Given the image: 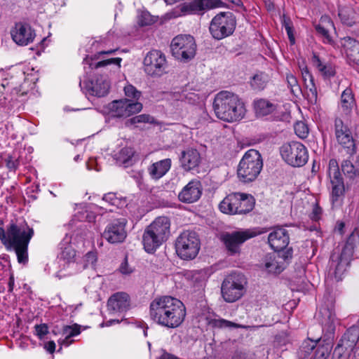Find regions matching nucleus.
Here are the masks:
<instances>
[{
	"mask_svg": "<svg viewBox=\"0 0 359 359\" xmlns=\"http://www.w3.org/2000/svg\"><path fill=\"white\" fill-rule=\"evenodd\" d=\"M86 262L88 264H93L97 261V255L94 252H88L85 255Z\"/></svg>",
	"mask_w": 359,
	"mask_h": 359,
	"instance_id": "59",
	"label": "nucleus"
},
{
	"mask_svg": "<svg viewBox=\"0 0 359 359\" xmlns=\"http://www.w3.org/2000/svg\"><path fill=\"white\" fill-rule=\"evenodd\" d=\"M339 42L349 62L359 65V41L350 36H346L340 39Z\"/></svg>",
	"mask_w": 359,
	"mask_h": 359,
	"instance_id": "26",
	"label": "nucleus"
},
{
	"mask_svg": "<svg viewBox=\"0 0 359 359\" xmlns=\"http://www.w3.org/2000/svg\"><path fill=\"white\" fill-rule=\"evenodd\" d=\"M254 108L257 115L264 116L273 113L276 109V105L266 99H258L254 102Z\"/></svg>",
	"mask_w": 359,
	"mask_h": 359,
	"instance_id": "32",
	"label": "nucleus"
},
{
	"mask_svg": "<svg viewBox=\"0 0 359 359\" xmlns=\"http://www.w3.org/2000/svg\"><path fill=\"white\" fill-rule=\"evenodd\" d=\"M332 184V201H337L339 198L344 195L345 189L344 182L337 183V184Z\"/></svg>",
	"mask_w": 359,
	"mask_h": 359,
	"instance_id": "49",
	"label": "nucleus"
},
{
	"mask_svg": "<svg viewBox=\"0 0 359 359\" xmlns=\"http://www.w3.org/2000/svg\"><path fill=\"white\" fill-rule=\"evenodd\" d=\"M341 107L345 111H348L353 108L355 104V100L352 90L351 88H346L341 96Z\"/></svg>",
	"mask_w": 359,
	"mask_h": 359,
	"instance_id": "39",
	"label": "nucleus"
},
{
	"mask_svg": "<svg viewBox=\"0 0 359 359\" xmlns=\"http://www.w3.org/2000/svg\"><path fill=\"white\" fill-rule=\"evenodd\" d=\"M332 21L327 16H323L320 18V23L315 26L316 32L323 38L325 42L332 43V39L329 34V29L333 27Z\"/></svg>",
	"mask_w": 359,
	"mask_h": 359,
	"instance_id": "31",
	"label": "nucleus"
},
{
	"mask_svg": "<svg viewBox=\"0 0 359 359\" xmlns=\"http://www.w3.org/2000/svg\"><path fill=\"white\" fill-rule=\"evenodd\" d=\"M181 167L185 171H190L197 168L201 163V155L194 149H188L182 152L180 157Z\"/></svg>",
	"mask_w": 359,
	"mask_h": 359,
	"instance_id": "27",
	"label": "nucleus"
},
{
	"mask_svg": "<svg viewBox=\"0 0 359 359\" xmlns=\"http://www.w3.org/2000/svg\"><path fill=\"white\" fill-rule=\"evenodd\" d=\"M81 326L78 324L63 325L61 334L64 337H75L81 333Z\"/></svg>",
	"mask_w": 359,
	"mask_h": 359,
	"instance_id": "43",
	"label": "nucleus"
},
{
	"mask_svg": "<svg viewBox=\"0 0 359 359\" xmlns=\"http://www.w3.org/2000/svg\"><path fill=\"white\" fill-rule=\"evenodd\" d=\"M236 26V17L231 12H220L211 20L209 31L212 36L221 40L231 36Z\"/></svg>",
	"mask_w": 359,
	"mask_h": 359,
	"instance_id": "9",
	"label": "nucleus"
},
{
	"mask_svg": "<svg viewBox=\"0 0 359 359\" xmlns=\"http://www.w3.org/2000/svg\"><path fill=\"white\" fill-rule=\"evenodd\" d=\"M337 141L340 145L347 149L348 154L353 155L356 152L355 142L351 133L338 138Z\"/></svg>",
	"mask_w": 359,
	"mask_h": 359,
	"instance_id": "40",
	"label": "nucleus"
},
{
	"mask_svg": "<svg viewBox=\"0 0 359 359\" xmlns=\"http://www.w3.org/2000/svg\"><path fill=\"white\" fill-rule=\"evenodd\" d=\"M170 234V221L167 217H156L147 226L142 236L144 249L148 253L154 252Z\"/></svg>",
	"mask_w": 359,
	"mask_h": 359,
	"instance_id": "4",
	"label": "nucleus"
},
{
	"mask_svg": "<svg viewBox=\"0 0 359 359\" xmlns=\"http://www.w3.org/2000/svg\"><path fill=\"white\" fill-rule=\"evenodd\" d=\"M357 343V340H355V338H353V340L350 341L349 338H341L335 350L339 349L340 348H344L345 351H348V349L352 350Z\"/></svg>",
	"mask_w": 359,
	"mask_h": 359,
	"instance_id": "51",
	"label": "nucleus"
},
{
	"mask_svg": "<svg viewBox=\"0 0 359 359\" xmlns=\"http://www.w3.org/2000/svg\"><path fill=\"white\" fill-rule=\"evenodd\" d=\"M5 162L7 168L9 170H15L19 165L18 159L9 155L5 158Z\"/></svg>",
	"mask_w": 359,
	"mask_h": 359,
	"instance_id": "54",
	"label": "nucleus"
},
{
	"mask_svg": "<svg viewBox=\"0 0 359 359\" xmlns=\"http://www.w3.org/2000/svg\"><path fill=\"white\" fill-rule=\"evenodd\" d=\"M248 279L240 272H232L223 280L222 296L226 302L233 303L240 299L246 292Z\"/></svg>",
	"mask_w": 359,
	"mask_h": 359,
	"instance_id": "7",
	"label": "nucleus"
},
{
	"mask_svg": "<svg viewBox=\"0 0 359 359\" xmlns=\"http://www.w3.org/2000/svg\"><path fill=\"white\" fill-rule=\"evenodd\" d=\"M202 191L203 188L201 182L193 180L182 189L178 195V198L183 203H192L201 198Z\"/></svg>",
	"mask_w": 359,
	"mask_h": 359,
	"instance_id": "23",
	"label": "nucleus"
},
{
	"mask_svg": "<svg viewBox=\"0 0 359 359\" xmlns=\"http://www.w3.org/2000/svg\"><path fill=\"white\" fill-rule=\"evenodd\" d=\"M351 133L348 126L344 123L343 121L337 118L334 120V134L336 139L340 138L344 135H346L347 134Z\"/></svg>",
	"mask_w": 359,
	"mask_h": 359,
	"instance_id": "42",
	"label": "nucleus"
},
{
	"mask_svg": "<svg viewBox=\"0 0 359 359\" xmlns=\"http://www.w3.org/2000/svg\"><path fill=\"white\" fill-rule=\"evenodd\" d=\"M269 80V76L266 73L258 72L251 78L250 84L253 90L261 91L266 88Z\"/></svg>",
	"mask_w": 359,
	"mask_h": 359,
	"instance_id": "33",
	"label": "nucleus"
},
{
	"mask_svg": "<svg viewBox=\"0 0 359 359\" xmlns=\"http://www.w3.org/2000/svg\"><path fill=\"white\" fill-rule=\"evenodd\" d=\"M328 174L332 184L344 182L340 173L338 163L335 159H330L329 161Z\"/></svg>",
	"mask_w": 359,
	"mask_h": 359,
	"instance_id": "38",
	"label": "nucleus"
},
{
	"mask_svg": "<svg viewBox=\"0 0 359 359\" xmlns=\"http://www.w3.org/2000/svg\"><path fill=\"white\" fill-rule=\"evenodd\" d=\"M120 271L123 273V274H129L131 273V270L128 268V264L126 262H125L124 263H122L121 266H120Z\"/></svg>",
	"mask_w": 359,
	"mask_h": 359,
	"instance_id": "61",
	"label": "nucleus"
},
{
	"mask_svg": "<svg viewBox=\"0 0 359 359\" xmlns=\"http://www.w3.org/2000/svg\"><path fill=\"white\" fill-rule=\"evenodd\" d=\"M201 241L195 231H184L175 241V250L178 256L185 260L193 259L198 254Z\"/></svg>",
	"mask_w": 359,
	"mask_h": 359,
	"instance_id": "8",
	"label": "nucleus"
},
{
	"mask_svg": "<svg viewBox=\"0 0 359 359\" xmlns=\"http://www.w3.org/2000/svg\"><path fill=\"white\" fill-rule=\"evenodd\" d=\"M47 351H48L50 353H53L54 351H55V344L54 341H50L48 342H47L46 344H45V347H44Z\"/></svg>",
	"mask_w": 359,
	"mask_h": 359,
	"instance_id": "60",
	"label": "nucleus"
},
{
	"mask_svg": "<svg viewBox=\"0 0 359 359\" xmlns=\"http://www.w3.org/2000/svg\"><path fill=\"white\" fill-rule=\"evenodd\" d=\"M301 72L304 85L308 89V100L311 104H316L317 102L318 92L314 83L313 77L306 66L301 69Z\"/></svg>",
	"mask_w": 359,
	"mask_h": 359,
	"instance_id": "29",
	"label": "nucleus"
},
{
	"mask_svg": "<svg viewBox=\"0 0 359 359\" xmlns=\"http://www.w3.org/2000/svg\"><path fill=\"white\" fill-rule=\"evenodd\" d=\"M347 332L350 335L359 336V327L358 326H352L347 330Z\"/></svg>",
	"mask_w": 359,
	"mask_h": 359,
	"instance_id": "62",
	"label": "nucleus"
},
{
	"mask_svg": "<svg viewBox=\"0 0 359 359\" xmlns=\"http://www.w3.org/2000/svg\"><path fill=\"white\" fill-rule=\"evenodd\" d=\"M312 61L313 65L318 69L324 78L329 79L335 75L336 72L332 66L323 64L318 56L313 55Z\"/></svg>",
	"mask_w": 359,
	"mask_h": 359,
	"instance_id": "37",
	"label": "nucleus"
},
{
	"mask_svg": "<svg viewBox=\"0 0 359 359\" xmlns=\"http://www.w3.org/2000/svg\"><path fill=\"white\" fill-rule=\"evenodd\" d=\"M11 34L13 40L20 46H27L33 42L36 34L31 26L26 23L18 22L11 29Z\"/></svg>",
	"mask_w": 359,
	"mask_h": 359,
	"instance_id": "21",
	"label": "nucleus"
},
{
	"mask_svg": "<svg viewBox=\"0 0 359 359\" xmlns=\"http://www.w3.org/2000/svg\"><path fill=\"white\" fill-rule=\"evenodd\" d=\"M341 170L344 175L349 177H353L356 175V170L351 161L345 160L341 163Z\"/></svg>",
	"mask_w": 359,
	"mask_h": 359,
	"instance_id": "47",
	"label": "nucleus"
},
{
	"mask_svg": "<svg viewBox=\"0 0 359 359\" xmlns=\"http://www.w3.org/2000/svg\"><path fill=\"white\" fill-rule=\"evenodd\" d=\"M125 95L128 97L133 98L137 100L142 93L140 91L137 90L135 87L132 85H127L124 87Z\"/></svg>",
	"mask_w": 359,
	"mask_h": 359,
	"instance_id": "52",
	"label": "nucleus"
},
{
	"mask_svg": "<svg viewBox=\"0 0 359 359\" xmlns=\"http://www.w3.org/2000/svg\"><path fill=\"white\" fill-rule=\"evenodd\" d=\"M142 104L139 102H133L128 99L114 100L109 104V110L114 117H128L140 112Z\"/></svg>",
	"mask_w": 359,
	"mask_h": 359,
	"instance_id": "18",
	"label": "nucleus"
},
{
	"mask_svg": "<svg viewBox=\"0 0 359 359\" xmlns=\"http://www.w3.org/2000/svg\"><path fill=\"white\" fill-rule=\"evenodd\" d=\"M61 253L60 256V265L62 269H70L68 274L72 275L77 272L78 264L76 262V250L69 243L61 244Z\"/></svg>",
	"mask_w": 359,
	"mask_h": 359,
	"instance_id": "22",
	"label": "nucleus"
},
{
	"mask_svg": "<svg viewBox=\"0 0 359 359\" xmlns=\"http://www.w3.org/2000/svg\"><path fill=\"white\" fill-rule=\"evenodd\" d=\"M221 0H192L180 5V11L185 15H203L206 11L223 7Z\"/></svg>",
	"mask_w": 359,
	"mask_h": 359,
	"instance_id": "17",
	"label": "nucleus"
},
{
	"mask_svg": "<svg viewBox=\"0 0 359 359\" xmlns=\"http://www.w3.org/2000/svg\"><path fill=\"white\" fill-rule=\"evenodd\" d=\"M206 322L208 326L212 328L224 329L228 330H233L235 329H241L244 330L241 334H255V332L262 328L263 326H249L243 325L232 321H229L222 318H212L207 317Z\"/></svg>",
	"mask_w": 359,
	"mask_h": 359,
	"instance_id": "20",
	"label": "nucleus"
},
{
	"mask_svg": "<svg viewBox=\"0 0 359 359\" xmlns=\"http://www.w3.org/2000/svg\"><path fill=\"white\" fill-rule=\"evenodd\" d=\"M292 258V250L283 252L277 257L274 254L266 255L262 261V267L269 273L279 274L285 268L287 259Z\"/></svg>",
	"mask_w": 359,
	"mask_h": 359,
	"instance_id": "19",
	"label": "nucleus"
},
{
	"mask_svg": "<svg viewBox=\"0 0 359 359\" xmlns=\"http://www.w3.org/2000/svg\"><path fill=\"white\" fill-rule=\"evenodd\" d=\"M151 318L158 324L175 328L180 326L186 316V309L179 299L170 296L155 298L150 304Z\"/></svg>",
	"mask_w": 359,
	"mask_h": 359,
	"instance_id": "1",
	"label": "nucleus"
},
{
	"mask_svg": "<svg viewBox=\"0 0 359 359\" xmlns=\"http://www.w3.org/2000/svg\"><path fill=\"white\" fill-rule=\"evenodd\" d=\"M172 55L177 60L188 62L196 55V44L191 35H178L171 41Z\"/></svg>",
	"mask_w": 359,
	"mask_h": 359,
	"instance_id": "12",
	"label": "nucleus"
},
{
	"mask_svg": "<svg viewBox=\"0 0 359 359\" xmlns=\"http://www.w3.org/2000/svg\"><path fill=\"white\" fill-rule=\"evenodd\" d=\"M23 338H17L15 339V344L18 345L20 347H21L22 348H25V343L24 341H22V339Z\"/></svg>",
	"mask_w": 359,
	"mask_h": 359,
	"instance_id": "64",
	"label": "nucleus"
},
{
	"mask_svg": "<svg viewBox=\"0 0 359 359\" xmlns=\"http://www.w3.org/2000/svg\"><path fill=\"white\" fill-rule=\"evenodd\" d=\"M263 167L261 154L255 149L248 150L241 160L237 175L243 182L254 181L259 175Z\"/></svg>",
	"mask_w": 359,
	"mask_h": 359,
	"instance_id": "6",
	"label": "nucleus"
},
{
	"mask_svg": "<svg viewBox=\"0 0 359 359\" xmlns=\"http://www.w3.org/2000/svg\"><path fill=\"white\" fill-rule=\"evenodd\" d=\"M151 117L147 114H140L135 116L126 121V126L135 125L140 123H149Z\"/></svg>",
	"mask_w": 359,
	"mask_h": 359,
	"instance_id": "50",
	"label": "nucleus"
},
{
	"mask_svg": "<svg viewBox=\"0 0 359 359\" xmlns=\"http://www.w3.org/2000/svg\"><path fill=\"white\" fill-rule=\"evenodd\" d=\"M145 72L151 76H161L165 72L167 62L165 55L160 50L149 51L144 59Z\"/></svg>",
	"mask_w": 359,
	"mask_h": 359,
	"instance_id": "15",
	"label": "nucleus"
},
{
	"mask_svg": "<svg viewBox=\"0 0 359 359\" xmlns=\"http://www.w3.org/2000/svg\"><path fill=\"white\" fill-rule=\"evenodd\" d=\"M130 306L129 295L123 292L112 294L107 302L108 309L112 313H123Z\"/></svg>",
	"mask_w": 359,
	"mask_h": 359,
	"instance_id": "24",
	"label": "nucleus"
},
{
	"mask_svg": "<svg viewBox=\"0 0 359 359\" xmlns=\"http://www.w3.org/2000/svg\"><path fill=\"white\" fill-rule=\"evenodd\" d=\"M282 24L287 32L290 43L294 44L295 42V39H294V36L293 34L292 23L290 19L289 18L286 17L285 15H283Z\"/></svg>",
	"mask_w": 359,
	"mask_h": 359,
	"instance_id": "46",
	"label": "nucleus"
},
{
	"mask_svg": "<svg viewBox=\"0 0 359 359\" xmlns=\"http://www.w3.org/2000/svg\"><path fill=\"white\" fill-rule=\"evenodd\" d=\"M109 87V81L101 76L90 81L87 84V90L90 95L101 97L108 94Z\"/></svg>",
	"mask_w": 359,
	"mask_h": 359,
	"instance_id": "28",
	"label": "nucleus"
},
{
	"mask_svg": "<svg viewBox=\"0 0 359 359\" xmlns=\"http://www.w3.org/2000/svg\"><path fill=\"white\" fill-rule=\"evenodd\" d=\"M268 243L274 251L280 252L289 244V235L283 228H277L268 236Z\"/></svg>",
	"mask_w": 359,
	"mask_h": 359,
	"instance_id": "25",
	"label": "nucleus"
},
{
	"mask_svg": "<svg viewBox=\"0 0 359 359\" xmlns=\"http://www.w3.org/2000/svg\"><path fill=\"white\" fill-rule=\"evenodd\" d=\"M330 346L327 345L326 346H323L322 347H318L316 350L317 355H320L322 358H325L330 353Z\"/></svg>",
	"mask_w": 359,
	"mask_h": 359,
	"instance_id": "58",
	"label": "nucleus"
},
{
	"mask_svg": "<svg viewBox=\"0 0 359 359\" xmlns=\"http://www.w3.org/2000/svg\"><path fill=\"white\" fill-rule=\"evenodd\" d=\"M341 22L348 27L353 26L355 22V12L348 6H344L339 8L338 14Z\"/></svg>",
	"mask_w": 359,
	"mask_h": 359,
	"instance_id": "35",
	"label": "nucleus"
},
{
	"mask_svg": "<svg viewBox=\"0 0 359 359\" xmlns=\"http://www.w3.org/2000/svg\"><path fill=\"white\" fill-rule=\"evenodd\" d=\"M280 153L283 159L293 167L303 166L309 158L307 149L299 142L284 144L280 148Z\"/></svg>",
	"mask_w": 359,
	"mask_h": 359,
	"instance_id": "13",
	"label": "nucleus"
},
{
	"mask_svg": "<svg viewBox=\"0 0 359 359\" xmlns=\"http://www.w3.org/2000/svg\"><path fill=\"white\" fill-rule=\"evenodd\" d=\"M171 167V159L165 158L151 164L148 168L152 179L158 180L164 176Z\"/></svg>",
	"mask_w": 359,
	"mask_h": 359,
	"instance_id": "30",
	"label": "nucleus"
},
{
	"mask_svg": "<svg viewBox=\"0 0 359 359\" xmlns=\"http://www.w3.org/2000/svg\"><path fill=\"white\" fill-rule=\"evenodd\" d=\"M126 224L127 220L125 218L114 219L107 225L102 236L109 243H123L127 237Z\"/></svg>",
	"mask_w": 359,
	"mask_h": 359,
	"instance_id": "16",
	"label": "nucleus"
},
{
	"mask_svg": "<svg viewBox=\"0 0 359 359\" xmlns=\"http://www.w3.org/2000/svg\"><path fill=\"white\" fill-rule=\"evenodd\" d=\"M317 320L322 327L324 337L334 335L337 318L334 313V299L332 296L324 297V302L320 308Z\"/></svg>",
	"mask_w": 359,
	"mask_h": 359,
	"instance_id": "11",
	"label": "nucleus"
},
{
	"mask_svg": "<svg viewBox=\"0 0 359 359\" xmlns=\"http://www.w3.org/2000/svg\"><path fill=\"white\" fill-rule=\"evenodd\" d=\"M294 130L296 135L302 138L305 139L309 135V128L303 121H298L294 126Z\"/></svg>",
	"mask_w": 359,
	"mask_h": 359,
	"instance_id": "45",
	"label": "nucleus"
},
{
	"mask_svg": "<svg viewBox=\"0 0 359 359\" xmlns=\"http://www.w3.org/2000/svg\"><path fill=\"white\" fill-rule=\"evenodd\" d=\"M321 214H322V209L317 204H316L313 206V211L311 214V218L313 220L317 221L320 218Z\"/></svg>",
	"mask_w": 359,
	"mask_h": 359,
	"instance_id": "57",
	"label": "nucleus"
},
{
	"mask_svg": "<svg viewBox=\"0 0 359 359\" xmlns=\"http://www.w3.org/2000/svg\"><path fill=\"white\" fill-rule=\"evenodd\" d=\"M156 21V17L151 15L148 12H142L139 17L138 23L140 26L143 27L152 25Z\"/></svg>",
	"mask_w": 359,
	"mask_h": 359,
	"instance_id": "48",
	"label": "nucleus"
},
{
	"mask_svg": "<svg viewBox=\"0 0 359 359\" xmlns=\"http://www.w3.org/2000/svg\"><path fill=\"white\" fill-rule=\"evenodd\" d=\"M266 230L257 231L256 229H245L226 232L221 236V241L224 243L229 255H235L241 252V246L246 241L258 235L265 233Z\"/></svg>",
	"mask_w": 359,
	"mask_h": 359,
	"instance_id": "10",
	"label": "nucleus"
},
{
	"mask_svg": "<svg viewBox=\"0 0 359 359\" xmlns=\"http://www.w3.org/2000/svg\"><path fill=\"white\" fill-rule=\"evenodd\" d=\"M321 338H318L316 340L313 339L312 338H306L300 347L301 352L304 353V357H306L307 355L310 354L311 352L317 346L318 343H320Z\"/></svg>",
	"mask_w": 359,
	"mask_h": 359,
	"instance_id": "41",
	"label": "nucleus"
},
{
	"mask_svg": "<svg viewBox=\"0 0 359 359\" xmlns=\"http://www.w3.org/2000/svg\"><path fill=\"white\" fill-rule=\"evenodd\" d=\"M121 60L122 59L121 57H115L95 62L93 58L87 57L83 60V63L84 65H88L89 68L91 69H97L99 68L105 67L111 64L116 65L120 67Z\"/></svg>",
	"mask_w": 359,
	"mask_h": 359,
	"instance_id": "34",
	"label": "nucleus"
},
{
	"mask_svg": "<svg viewBox=\"0 0 359 359\" xmlns=\"http://www.w3.org/2000/svg\"><path fill=\"white\" fill-rule=\"evenodd\" d=\"M255 203V198L250 194L232 193L220 202L219 209L225 214L245 215L252 210Z\"/></svg>",
	"mask_w": 359,
	"mask_h": 359,
	"instance_id": "5",
	"label": "nucleus"
},
{
	"mask_svg": "<svg viewBox=\"0 0 359 359\" xmlns=\"http://www.w3.org/2000/svg\"><path fill=\"white\" fill-rule=\"evenodd\" d=\"M231 359H254V356L252 354L238 351L234 353Z\"/></svg>",
	"mask_w": 359,
	"mask_h": 359,
	"instance_id": "56",
	"label": "nucleus"
},
{
	"mask_svg": "<svg viewBox=\"0 0 359 359\" xmlns=\"http://www.w3.org/2000/svg\"><path fill=\"white\" fill-rule=\"evenodd\" d=\"M286 81L288 87L290 88L292 93L294 95L300 93L302 92L301 87L298 83L296 76L292 74H287Z\"/></svg>",
	"mask_w": 359,
	"mask_h": 359,
	"instance_id": "44",
	"label": "nucleus"
},
{
	"mask_svg": "<svg viewBox=\"0 0 359 359\" xmlns=\"http://www.w3.org/2000/svg\"><path fill=\"white\" fill-rule=\"evenodd\" d=\"M35 329V334L38 337H43L44 335H46L49 333L48 332V327L47 324L46 323H41L40 325H36L34 326Z\"/></svg>",
	"mask_w": 359,
	"mask_h": 359,
	"instance_id": "55",
	"label": "nucleus"
},
{
	"mask_svg": "<svg viewBox=\"0 0 359 359\" xmlns=\"http://www.w3.org/2000/svg\"><path fill=\"white\" fill-rule=\"evenodd\" d=\"M212 107L216 116L226 122L238 121L245 116L246 112L243 100L237 95L229 91L217 93Z\"/></svg>",
	"mask_w": 359,
	"mask_h": 359,
	"instance_id": "3",
	"label": "nucleus"
},
{
	"mask_svg": "<svg viewBox=\"0 0 359 359\" xmlns=\"http://www.w3.org/2000/svg\"><path fill=\"white\" fill-rule=\"evenodd\" d=\"M344 222H339L337 223L336 230L340 233H344Z\"/></svg>",
	"mask_w": 359,
	"mask_h": 359,
	"instance_id": "63",
	"label": "nucleus"
},
{
	"mask_svg": "<svg viewBox=\"0 0 359 359\" xmlns=\"http://www.w3.org/2000/svg\"><path fill=\"white\" fill-rule=\"evenodd\" d=\"M133 155L134 151L133 149L124 147L115 155V158L118 164L123 165L124 167H128L133 164Z\"/></svg>",
	"mask_w": 359,
	"mask_h": 359,
	"instance_id": "36",
	"label": "nucleus"
},
{
	"mask_svg": "<svg viewBox=\"0 0 359 359\" xmlns=\"http://www.w3.org/2000/svg\"><path fill=\"white\" fill-rule=\"evenodd\" d=\"M34 235V230L26 223H12L7 228V231L0 227V240L7 248L15 250L18 262L26 264L28 262V245Z\"/></svg>",
	"mask_w": 359,
	"mask_h": 359,
	"instance_id": "2",
	"label": "nucleus"
},
{
	"mask_svg": "<svg viewBox=\"0 0 359 359\" xmlns=\"http://www.w3.org/2000/svg\"><path fill=\"white\" fill-rule=\"evenodd\" d=\"M102 202L107 203L110 205L117 206L119 201L114 193L104 194L102 198Z\"/></svg>",
	"mask_w": 359,
	"mask_h": 359,
	"instance_id": "53",
	"label": "nucleus"
},
{
	"mask_svg": "<svg viewBox=\"0 0 359 359\" xmlns=\"http://www.w3.org/2000/svg\"><path fill=\"white\" fill-rule=\"evenodd\" d=\"M353 255V247L346 243L341 252H333L330 256L329 271L337 281L342 279V276L348 266Z\"/></svg>",
	"mask_w": 359,
	"mask_h": 359,
	"instance_id": "14",
	"label": "nucleus"
}]
</instances>
